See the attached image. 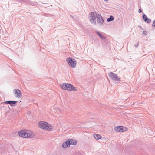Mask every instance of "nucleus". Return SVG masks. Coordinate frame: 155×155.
<instances>
[{
	"instance_id": "39448f33",
	"label": "nucleus",
	"mask_w": 155,
	"mask_h": 155,
	"mask_svg": "<svg viewBox=\"0 0 155 155\" xmlns=\"http://www.w3.org/2000/svg\"><path fill=\"white\" fill-rule=\"evenodd\" d=\"M108 75L109 77L113 80L117 81H120V78H118V76L116 74H114L112 72H110L108 73Z\"/></svg>"
},
{
	"instance_id": "4be33fe9",
	"label": "nucleus",
	"mask_w": 155,
	"mask_h": 155,
	"mask_svg": "<svg viewBox=\"0 0 155 155\" xmlns=\"http://www.w3.org/2000/svg\"><path fill=\"white\" fill-rule=\"evenodd\" d=\"M142 12V11L140 9H139V10H138V12L139 13H141V12Z\"/></svg>"
},
{
	"instance_id": "6e6552de",
	"label": "nucleus",
	"mask_w": 155,
	"mask_h": 155,
	"mask_svg": "<svg viewBox=\"0 0 155 155\" xmlns=\"http://www.w3.org/2000/svg\"><path fill=\"white\" fill-rule=\"evenodd\" d=\"M27 130H22L18 132V134L20 136L22 137L27 138Z\"/></svg>"
},
{
	"instance_id": "0eeeda50",
	"label": "nucleus",
	"mask_w": 155,
	"mask_h": 155,
	"mask_svg": "<svg viewBox=\"0 0 155 155\" xmlns=\"http://www.w3.org/2000/svg\"><path fill=\"white\" fill-rule=\"evenodd\" d=\"M97 23L100 25H103L104 23V19L100 14H98L97 17Z\"/></svg>"
},
{
	"instance_id": "2eb2a0df",
	"label": "nucleus",
	"mask_w": 155,
	"mask_h": 155,
	"mask_svg": "<svg viewBox=\"0 0 155 155\" xmlns=\"http://www.w3.org/2000/svg\"><path fill=\"white\" fill-rule=\"evenodd\" d=\"M69 140L70 141V143H71V144L72 145H76L77 143L76 140L72 139H69Z\"/></svg>"
},
{
	"instance_id": "412c9836",
	"label": "nucleus",
	"mask_w": 155,
	"mask_h": 155,
	"mask_svg": "<svg viewBox=\"0 0 155 155\" xmlns=\"http://www.w3.org/2000/svg\"><path fill=\"white\" fill-rule=\"evenodd\" d=\"M139 45L138 43H137V44H135L134 45V46L136 47H137Z\"/></svg>"
},
{
	"instance_id": "9b49d317",
	"label": "nucleus",
	"mask_w": 155,
	"mask_h": 155,
	"mask_svg": "<svg viewBox=\"0 0 155 155\" xmlns=\"http://www.w3.org/2000/svg\"><path fill=\"white\" fill-rule=\"evenodd\" d=\"M71 143H70V141L69 140V139H68L63 144L62 147L63 148H65L67 147H69Z\"/></svg>"
},
{
	"instance_id": "7ed1b4c3",
	"label": "nucleus",
	"mask_w": 155,
	"mask_h": 155,
	"mask_svg": "<svg viewBox=\"0 0 155 155\" xmlns=\"http://www.w3.org/2000/svg\"><path fill=\"white\" fill-rule=\"evenodd\" d=\"M66 61L68 65L72 68L76 67L77 62L75 59L71 57H68L66 59Z\"/></svg>"
},
{
	"instance_id": "1a4fd4ad",
	"label": "nucleus",
	"mask_w": 155,
	"mask_h": 155,
	"mask_svg": "<svg viewBox=\"0 0 155 155\" xmlns=\"http://www.w3.org/2000/svg\"><path fill=\"white\" fill-rule=\"evenodd\" d=\"M14 91L15 94H16V97L18 98H20L22 96V93L21 91L19 89H14Z\"/></svg>"
},
{
	"instance_id": "6ab92c4d",
	"label": "nucleus",
	"mask_w": 155,
	"mask_h": 155,
	"mask_svg": "<svg viewBox=\"0 0 155 155\" xmlns=\"http://www.w3.org/2000/svg\"><path fill=\"white\" fill-rule=\"evenodd\" d=\"M143 34H144L145 35H147V32L146 31H144L143 32Z\"/></svg>"
},
{
	"instance_id": "dca6fc26",
	"label": "nucleus",
	"mask_w": 155,
	"mask_h": 155,
	"mask_svg": "<svg viewBox=\"0 0 155 155\" xmlns=\"http://www.w3.org/2000/svg\"><path fill=\"white\" fill-rule=\"evenodd\" d=\"M93 136L94 138L97 140L99 139L101 137V136H100L99 134H94L93 135Z\"/></svg>"
},
{
	"instance_id": "423d86ee",
	"label": "nucleus",
	"mask_w": 155,
	"mask_h": 155,
	"mask_svg": "<svg viewBox=\"0 0 155 155\" xmlns=\"http://www.w3.org/2000/svg\"><path fill=\"white\" fill-rule=\"evenodd\" d=\"M114 130L117 132H121L126 131V128L122 126H118L114 128Z\"/></svg>"
},
{
	"instance_id": "aec40b11",
	"label": "nucleus",
	"mask_w": 155,
	"mask_h": 155,
	"mask_svg": "<svg viewBox=\"0 0 155 155\" xmlns=\"http://www.w3.org/2000/svg\"><path fill=\"white\" fill-rule=\"evenodd\" d=\"M138 27L140 28L142 30H144V29H143L140 25H138Z\"/></svg>"
},
{
	"instance_id": "f3484780",
	"label": "nucleus",
	"mask_w": 155,
	"mask_h": 155,
	"mask_svg": "<svg viewBox=\"0 0 155 155\" xmlns=\"http://www.w3.org/2000/svg\"><path fill=\"white\" fill-rule=\"evenodd\" d=\"M114 17L113 16L110 15L109 18H108L107 19V22H110L114 20Z\"/></svg>"
},
{
	"instance_id": "f8f14e48",
	"label": "nucleus",
	"mask_w": 155,
	"mask_h": 155,
	"mask_svg": "<svg viewBox=\"0 0 155 155\" xmlns=\"http://www.w3.org/2000/svg\"><path fill=\"white\" fill-rule=\"evenodd\" d=\"M142 18L144 21L147 23H150L151 20L146 15L144 14L142 16Z\"/></svg>"
},
{
	"instance_id": "f03ea898",
	"label": "nucleus",
	"mask_w": 155,
	"mask_h": 155,
	"mask_svg": "<svg viewBox=\"0 0 155 155\" xmlns=\"http://www.w3.org/2000/svg\"><path fill=\"white\" fill-rule=\"evenodd\" d=\"M61 87L63 89L71 91H77V89L74 86L67 83H64L60 84Z\"/></svg>"
},
{
	"instance_id": "5701e85b",
	"label": "nucleus",
	"mask_w": 155,
	"mask_h": 155,
	"mask_svg": "<svg viewBox=\"0 0 155 155\" xmlns=\"http://www.w3.org/2000/svg\"><path fill=\"white\" fill-rule=\"evenodd\" d=\"M104 0L106 1H108V0Z\"/></svg>"
},
{
	"instance_id": "f257e3e1",
	"label": "nucleus",
	"mask_w": 155,
	"mask_h": 155,
	"mask_svg": "<svg viewBox=\"0 0 155 155\" xmlns=\"http://www.w3.org/2000/svg\"><path fill=\"white\" fill-rule=\"evenodd\" d=\"M38 125L41 128L49 131H52L53 129L52 126L45 122L40 121L38 123Z\"/></svg>"
},
{
	"instance_id": "ddd939ff",
	"label": "nucleus",
	"mask_w": 155,
	"mask_h": 155,
	"mask_svg": "<svg viewBox=\"0 0 155 155\" xmlns=\"http://www.w3.org/2000/svg\"><path fill=\"white\" fill-rule=\"evenodd\" d=\"M27 138H32L34 137V134L33 132L29 130H27Z\"/></svg>"
},
{
	"instance_id": "a211bd4d",
	"label": "nucleus",
	"mask_w": 155,
	"mask_h": 155,
	"mask_svg": "<svg viewBox=\"0 0 155 155\" xmlns=\"http://www.w3.org/2000/svg\"><path fill=\"white\" fill-rule=\"evenodd\" d=\"M152 26L154 27L155 28V20L153 21V23Z\"/></svg>"
},
{
	"instance_id": "9d476101",
	"label": "nucleus",
	"mask_w": 155,
	"mask_h": 155,
	"mask_svg": "<svg viewBox=\"0 0 155 155\" xmlns=\"http://www.w3.org/2000/svg\"><path fill=\"white\" fill-rule=\"evenodd\" d=\"M17 101H6L3 103H5L7 104H9L11 106H15L17 105Z\"/></svg>"
},
{
	"instance_id": "20e7f679",
	"label": "nucleus",
	"mask_w": 155,
	"mask_h": 155,
	"mask_svg": "<svg viewBox=\"0 0 155 155\" xmlns=\"http://www.w3.org/2000/svg\"><path fill=\"white\" fill-rule=\"evenodd\" d=\"M90 22L91 23L96 25V19L97 17V14L96 12H91L90 13Z\"/></svg>"
},
{
	"instance_id": "4468645a",
	"label": "nucleus",
	"mask_w": 155,
	"mask_h": 155,
	"mask_svg": "<svg viewBox=\"0 0 155 155\" xmlns=\"http://www.w3.org/2000/svg\"><path fill=\"white\" fill-rule=\"evenodd\" d=\"M96 32L101 39H105V38H106V37H105L104 36H103L102 34H100L98 31H96Z\"/></svg>"
}]
</instances>
